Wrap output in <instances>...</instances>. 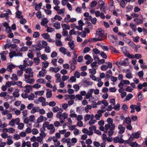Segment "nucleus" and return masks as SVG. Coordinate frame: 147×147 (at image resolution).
<instances>
[{
    "label": "nucleus",
    "mask_w": 147,
    "mask_h": 147,
    "mask_svg": "<svg viewBox=\"0 0 147 147\" xmlns=\"http://www.w3.org/2000/svg\"><path fill=\"white\" fill-rule=\"evenodd\" d=\"M44 92V90H41L38 92H35V94L36 95L38 94V95L42 96L43 94V93Z\"/></svg>",
    "instance_id": "35"
},
{
    "label": "nucleus",
    "mask_w": 147,
    "mask_h": 147,
    "mask_svg": "<svg viewBox=\"0 0 147 147\" xmlns=\"http://www.w3.org/2000/svg\"><path fill=\"white\" fill-rule=\"evenodd\" d=\"M43 117L42 115H40L37 121V123H39L42 122L43 120Z\"/></svg>",
    "instance_id": "24"
},
{
    "label": "nucleus",
    "mask_w": 147,
    "mask_h": 147,
    "mask_svg": "<svg viewBox=\"0 0 147 147\" xmlns=\"http://www.w3.org/2000/svg\"><path fill=\"white\" fill-rule=\"evenodd\" d=\"M49 22L47 18H44L41 21V24L43 26H45V24H47Z\"/></svg>",
    "instance_id": "11"
},
{
    "label": "nucleus",
    "mask_w": 147,
    "mask_h": 147,
    "mask_svg": "<svg viewBox=\"0 0 147 147\" xmlns=\"http://www.w3.org/2000/svg\"><path fill=\"white\" fill-rule=\"evenodd\" d=\"M59 51L64 55L67 53L66 49L63 47H61L59 49Z\"/></svg>",
    "instance_id": "20"
},
{
    "label": "nucleus",
    "mask_w": 147,
    "mask_h": 147,
    "mask_svg": "<svg viewBox=\"0 0 147 147\" xmlns=\"http://www.w3.org/2000/svg\"><path fill=\"white\" fill-rule=\"evenodd\" d=\"M121 65L126 66L128 65L129 63L125 61L121 60Z\"/></svg>",
    "instance_id": "44"
},
{
    "label": "nucleus",
    "mask_w": 147,
    "mask_h": 147,
    "mask_svg": "<svg viewBox=\"0 0 147 147\" xmlns=\"http://www.w3.org/2000/svg\"><path fill=\"white\" fill-rule=\"evenodd\" d=\"M112 73L111 70H109L106 72V76L107 78H110L111 76Z\"/></svg>",
    "instance_id": "13"
},
{
    "label": "nucleus",
    "mask_w": 147,
    "mask_h": 147,
    "mask_svg": "<svg viewBox=\"0 0 147 147\" xmlns=\"http://www.w3.org/2000/svg\"><path fill=\"white\" fill-rule=\"evenodd\" d=\"M133 6L131 5L127 6L126 7L127 9L126 12H128L130 11L133 9Z\"/></svg>",
    "instance_id": "22"
},
{
    "label": "nucleus",
    "mask_w": 147,
    "mask_h": 147,
    "mask_svg": "<svg viewBox=\"0 0 147 147\" xmlns=\"http://www.w3.org/2000/svg\"><path fill=\"white\" fill-rule=\"evenodd\" d=\"M40 36V33L38 32H34L33 34V37L34 38H36Z\"/></svg>",
    "instance_id": "30"
},
{
    "label": "nucleus",
    "mask_w": 147,
    "mask_h": 147,
    "mask_svg": "<svg viewBox=\"0 0 147 147\" xmlns=\"http://www.w3.org/2000/svg\"><path fill=\"white\" fill-rule=\"evenodd\" d=\"M89 72L92 74V75L95 74L96 73V69L93 68L89 69Z\"/></svg>",
    "instance_id": "29"
},
{
    "label": "nucleus",
    "mask_w": 147,
    "mask_h": 147,
    "mask_svg": "<svg viewBox=\"0 0 147 147\" xmlns=\"http://www.w3.org/2000/svg\"><path fill=\"white\" fill-rule=\"evenodd\" d=\"M142 91L139 92V94L138 95V100H139L141 101L143 99V95L142 94Z\"/></svg>",
    "instance_id": "21"
},
{
    "label": "nucleus",
    "mask_w": 147,
    "mask_h": 147,
    "mask_svg": "<svg viewBox=\"0 0 147 147\" xmlns=\"http://www.w3.org/2000/svg\"><path fill=\"white\" fill-rule=\"evenodd\" d=\"M57 117L60 119H61L62 117V114L61 112H59L57 113L56 115Z\"/></svg>",
    "instance_id": "54"
},
{
    "label": "nucleus",
    "mask_w": 147,
    "mask_h": 147,
    "mask_svg": "<svg viewBox=\"0 0 147 147\" xmlns=\"http://www.w3.org/2000/svg\"><path fill=\"white\" fill-rule=\"evenodd\" d=\"M134 21L136 23V24L138 25L143 23V21L141 19L138 18H136L134 19Z\"/></svg>",
    "instance_id": "5"
},
{
    "label": "nucleus",
    "mask_w": 147,
    "mask_h": 147,
    "mask_svg": "<svg viewBox=\"0 0 147 147\" xmlns=\"http://www.w3.org/2000/svg\"><path fill=\"white\" fill-rule=\"evenodd\" d=\"M120 105L119 103L117 104L116 105H115L113 107L114 109L116 111H119L120 110Z\"/></svg>",
    "instance_id": "27"
},
{
    "label": "nucleus",
    "mask_w": 147,
    "mask_h": 147,
    "mask_svg": "<svg viewBox=\"0 0 147 147\" xmlns=\"http://www.w3.org/2000/svg\"><path fill=\"white\" fill-rule=\"evenodd\" d=\"M39 107H33L30 113H31L34 114L36 112H39Z\"/></svg>",
    "instance_id": "3"
},
{
    "label": "nucleus",
    "mask_w": 147,
    "mask_h": 147,
    "mask_svg": "<svg viewBox=\"0 0 147 147\" xmlns=\"http://www.w3.org/2000/svg\"><path fill=\"white\" fill-rule=\"evenodd\" d=\"M71 42H68V44L69 46V47L71 48V50H74V49L75 47V45L74 43V41L73 40H72Z\"/></svg>",
    "instance_id": "12"
},
{
    "label": "nucleus",
    "mask_w": 147,
    "mask_h": 147,
    "mask_svg": "<svg viewBox=\"0 0 147 147\" xmlns=\"http://www.w3.org/2000/svg\"><path fill=\"white\" fill-rule=\"evenodd\" d=\"M38 101L40 102H45L46 101V99L42 96H41L38 98Z\"/></svg>",
    "instance_id": "28"
},
{
    "label": "nucleus",
    "mask_w": 147,
    "mask_h": 147,
    "mask_svg": "<svg viewBox=\"0 0 147 147\" xmlns=\"http://www.w3.org/2000/svg\"><path fill=\"white\" fill-rule=\"evenodd\" d=\"M90 39H92L93 42L97 41H101L103 40V38H99L98 37L97 38H90Z\"/></svg>",
    "instance_id": "9"
},
{
    "label": "nucleus",
    "mask_w": 147,
    "mask_h": 147,
    "mask_svg": "<svg viewBox=\"0 0 147 147\" xmlns=\"http://www.w3.org/2000/svg\"><path fill=\"white\" fill-rule=\"evenodd\" d=\"M22 14V12L19 11L18 10L16 12V15L18 16V18L19 19H21L23 18L22 16H20V15Z\"/></svg>",
    "instance_id": "26"
},
{
    "label": "nucleus",
    "mask_w": 147,
    "mask_h": 147,
    "mask_svg": "<svg viewBox=\"0 0 147 147\" xmlns=\"http://www.w3.org/2000/svg\"><path fill=\"white\" fill-rule=\"evenodd\" d=\"M90 118V115L89 114H86L84 117V120L85 121L89 120Z\"/></svg>",
    "instance_id": "37"
},
{
    "label": "nucleus",
    "mask_w": 147,
    "mask_h": 147,
    "mask_svg": "<svg viewBox=\"0 0 147 147\" xmlns=\"http://www.w3.org/2000/svg\"><path fill=\"white\" fill-rule=\"evenodd\" d=\"M25 72L26 73L30 74L32 72V69L30 67H28L26 69H25Z\"/></svg>",
    "instance_id": "23"
},
{
    "label": "nucleus",
    "mask_w": 147,
    "mask_h": 147,
    "mask_svg": "<svg viewBox=\"0 0 147 147\" xmlns=\"http://www.w3.org/2000/svg\"><path fill=\"white\" fill-rule=\"evenodd\" d=\"M55 29L51 27H48L47 28V31L48 32H51L53 31Z\"/></svg>",
    "instance_id": "61"
},
{
    "label": "nucleus",
    "mask_w": 147,
    "mask_h": 147,
    "mask_svg": "<svg viewBox=\"0 0 147 147\" xmlns=\"http://www.w3.org/2000/svg\"><path fill=\"white\" fill-rule=\"evenodd\" d=\"M133 90V89L130 86L127 87L125 89V90L128 92H131Z\"/></svg>",
    "instance_id": "46"
},
{
    "label": "nucleus",
    "mask_w": 147,
    "mask_h": 147,
    "mask_svg": "<svg viewBox=\"0 0 147 147\" xmlns=\"http://www.w3.org/2000/svg\"><path fill=\"white\" fill-rule=\"evenodd\" d=\"M97 4L96 1H92L91 4V7H95Z\"/></svg>",
    "instance_id": "57"
},
{
    "label": "nucleus",
    "mask_w": 147,
    "mask_h": 147,
    "mask_svg": "<svg viewBox=\"0 0 147 147\" xmlns=\"http://www.w3.org/2000/svg\"><path fill=\"white\" fill-rule=\"evenodd\" d=\"M90 49L88 47H85L84 49L83 52L84 53H87L90 51Z\"/></svg>",
    "instance_id": "50"
},
{
    "label": "nucleus",
    "mask_w": 147,
    "mask_h": 147,
    "mask_svg": "<svg viewBox=\"0 0 147 147\" xmlns=\"http://www.w3.org/2000/svg\"><path fill=\"white\" fill-rule=\"evenodd\" d=\"M125 122L127 124H130L131 123V121L130 118L129 117H127L125 119Z\"/></svg>",
    "instance_id": "33"
},
{
    "label": "nucleus",
    "mask_w": 147,
    "mask_h": 147,
    "mask_svg": "<svg viewBox=\"0 0 147 147\" xmlns=\"http://www.w3.org/2000/svg\"><path fill=\"white\" fill-rule=\"evenodd\" d=\"M33 73L32 72L29 75L27 74L24 75L25 78L26 80H28V79H30L29 78L30 77H32L33 76Z\"/></svg>",
    "instance_id": "17"
},
{
    "label": "nucleus",
    "mask_w": 147,
    "mask_h": 147,
    "mask_svg": "<svg viewBox=\"0 0 147 147\" xmlns=\"http://www.w3.org/2000/svg\"><path fill=\"white\" fill-rule=\"evenodd\" d=\"M65 96L67 98H69L70 99H74L76 98V96L74 95H68L67 94Z\"/></svg>",
    "instance_id": "32"
},
{
    "label": "nucleus",
    "mask_w": 147,
    "mask_h": 147,
    "mask_svg": "<svg viewBox=\"0 0 147 147\" xmlns=\"http://www.w3.org/2000/svg\"><path fill=\"white\" fill-rule=\"evenodd\" d=\"M41 36L45 39H48L50 38V36L47 33H43L41 35Z\"/></svg>",
    "instance_id": "14"
},
{
    "label": "nucleus",
    "mask_w": 147,
    "mask_h": 147,
    "mask_svg": "<svg viewBox=\"0 0 147 147\" xmlns=\"http://www.w3.org/2000/svg\"><path fill=\"white\" fill-rule=\"evenodd\" d=\"M47 92L46 93V96L47 98H51L52 95V91L51 90L49 89H47Z\"/></svg>",
    "instance_id": "4"
},
{
    "label": "nucleus",
    "mask_w": 147,
    "mask_h": 147,
    "mask_svg": "<svg viewBox=\"0 0 147 147\" xmlns=\"http://www.w3.org/2000/svg\"><path fill=\"white\" fill-rule=\"evenodd\" d=\"M110 49L115 53H119V51L117 50L113 46H111L110 47Z\"/></svg>",
    "instance_id": "25"
},
{
    "label": "nucleus",
    "mask_w": 147,
    "mask_h": 147,
    "mask_svg": "<svg viewBox=\"0 0 147 147\" xmlns=\"http://www.w3.org/2000/svg\"><path fill=\"white\" fill-rule=\"evenodd\" d=\"M18 128L20 129H22L24 126V124L22 123H19L18 125Z\"/></svg>",
    "instance_id": "40"
},
{
    "label": "nucleus",
    "mask_w": 147,
    "mask_h": 147,
    "mask_svg": "<svg viewBox=\"0 0 147 147\" xmlns=\"http://www.w3.org/2000/svg\"><path fill=\"white\" fill-rule=\"evenodd\" d=\"M91 22L93 24H95L97 22V19L96 18H94L91 20Z\"/></svg>",
    "instance_id": "52"
},
{
    "label": "nucleus",
    "mask_w": 147,
    "mask_h": 147,
    "mask_svg": "<svg viewBox=\"0 0 147 147\" xmlns=\"http://www.w3.org/2000/svg\"><path fill=\"white\" fill-rule=\"evenodd\" d=\"M125 77L126 78L129 79H131L132 78V74L131 73H127L125 76Z\"/></svg>",
    "instance_id": "51"
},
{
    "label": "nucleus",
    "mask_w": 147,
    "mask_h": 147,
    "mask_svg": "<svg viewBox=\"0 0 147 147\" xmlns=\"http://www.w3.org/2000/svg\"><path fill=\"white\" fill-rule=\"evenodd\" d=\"M53 113L51 111H50L47 114V116L48 118H51L53 117Z\"/></svg>",
    "instance_id": "36"
},
{
    "label": "nucleus",
    "mask_w": 147,
    "mask_h": 147,
    "mask_svg": "<svg viewBox=\"0 0 147 147\" xmlns=\"http://www.w3.org/2000/svg\"><path fill=\"white\" fill-rule=\"evenodd\" d=\"M118 129L119 130L118 131V133L119 134H123L125 131V127H123L122 125H119L118 127Z\"/></svg>",
    "instance_id": "2"
},
{
    "label": "nucleus",
    "mask_w": 147,
    "mask_h": 147,
    "mask_svg": "<svg viewBox=\"0 0 147 147\" xmlns=\"http://www.w3.org/2000/svg\"><path fill=\"white\" fill-rule=\"evenodd\" d=\"M16 92H14L12 93V95L15 97H18L20 96V94L19 93V91L18 90H16Z\"/></svg>",
    "instance_id": "15"
},
{
    "label": "nucleus",
    "mask_w": 147,
    "mask_h": 147,
    "mask_svg": "<svg viewBox=\"0 0 147 147\" xmlns=\"http://www.w3.org/2000/svg\"><path fill=\"white\" fill-rule=\"evenodd\" d=\"M15 54H16V52L15 51H13L12 52H10L9 53V57L10 58H12L14 56H15Z\"/></svg>",
    "instance_id": "31"
},
{
    "label": "nucleus",
    "mask_w": 147,
    "mask_h": 147,
    "mask_svg": "<svg viewBox=\"0 0 147 147\" xmlns=\"http://www.w3.org/2000/svg\"><path fill=\"white\" fill-rule=\"evenodd\" d=\"M60 70V69L58 67H55L54 68L51 67L49 69V70H52L53 72H54L55 73H57Z\"/></svg>",
    "instance_id": "7"
},
{
    "label": "nucleus",
    "mask_w": 147,
    "mask_h": 147,
    "mask_svg": "<svg viewBox=\"0 0 147 147\" xmlns=\"http://www.w3.org/2000/svg\"><path fill=\"white\" fill-rule=\"evenodd\" d=\"M100 55L103 58L106 59H107V55L104 52H102L101 53Z\"/></svg>",
    "instance_id": "60"
},
{
    "label": "nucleus",
    "mask_w": 147,
    "mask_h": 147,
    "mask_svg": "<svg viewBox=\"0 0 147 147\" xmlns=\"http://www.w3.org/2000/svg\"><path fill=\"white\" fill-rule=\"evenodd\" d=\"M111 80L113 82H115L117 80V77L111 76Z\"/></svg>",
    "instance_id": "59"
},
{
    "label": "nucleus",
    "mask_w": 147,
    "mask_h": 147,
    "mask_svg": "<svg viewBox=\"0 0 147 147\" xmlns=\"http://www.w3.org/2000/svg\"><path fill=\"white\" fill-rule=\"evenodd\" d=\"M104 31L102 30L101 28H98L97 29L96 32V35L98 36V37L102 38L104 35Z\"/></svg>",
    "instance_id": "1"
},
{
    "label": "nucleus",
    "mask_w": 147,
    "mask_h": 147,
    "mask_svg": "<svg viewBox=\"0 0 147 147\" xmlns=\"http://www.w3.org/2000/svg\"><path fill=\"white\" fill-rule=\"evenodd\" d=\"M133 96L132 94H128L126 97L125 98L124 100V101H126L130 100Z\"/></svg>",
    "instance_id": "8"
},
{
    "label": "nucleus",
    "mask_w": 147,
    "mask_h": 147,
    "mask_svg": "<svg viewBox=\"0 0 147 147\" xmlns=\"http://www.w3.org/2000/svg\"><path fill=\"white\" fill-rule=\"evenodd\" d=\"M26 22V20L25 18H22L20 20V23L21 24L24 25Z\"/></svg>",
    "instance_id": "43"
},
{
    "label": "nucleus",
    "mask_w": 147,
    "mask_h": 147,
    "mask_svg": "<svg viewBox=\"0 0 147 147\" xmlns=\"http://www.w3.org/2000/svg\"><path fill=\"white\" fill-rule=\"evenodd\" d=\"M53 26L56 29H59L60 28V24L59 22H57L54 24Z\"/></svg>",
    "instance_id": "10"
},
{
    "label": "nucleus",
    "mask_w": 147,
    "mask_h": 147,
    "mask_svg": "<svg viewBox=\"0 0 147 147\" xmlns=\"http://www.w3.org/2000/svg\"><path fill=\"white\" fill-rule=\"evenodd\" d=\"M96 121V120H93V119H91L89 121L88 123L89 125H91L94 123Z\"/></svg>",
    "instance_id": "42"
},
{
    "label": "nucleus",
    "mask_w": 147,
    "mask_h": 147,
    "mask_svg": "<svg viewBox=\"0 0 147 147\" xmlns=\"http://www.w3.org/2000/svg\"><path fill=\"white\" fill-rule=\"evenodd\" d=\"M45 51L47 53H49L51 52V49L50 47L49 46L45 47Z\"/></svg>",
    "instance_id": "38"
},
{
    "label": "nucleus",
    "mask_w": 147,
    "mask_h": 147,
    "mask_svg": "<svg viewBox=\"0 0 147 147\" xmlns=\"http://www.w3.org/2000/svg\"><path fill=\"white\" fill-rule=\"evenodd\" d=\"M35 81L34 79H28L26 80V82L28 83H31Z\"/></svg>",
    "instance_id": "47"
},
{
    "label": "nucleus",
    "mask_w": 147,
    "mask_h": 147,
    "mask_svg": "<svg viewBox=\"0 0 147 147\" xmlns=\"http://www.w3.org/2000/svg\"><path fill=\"white\" fill-rule=\"evenodd\" d=\"M57 61V60L56 59H54L52 60L51 63L54 66H57L56 63Z\"/></svg>",
    "instance_id": "48"
},
{
    "label": "nucleus",
    "mask_w": 147,
    "mask_h": 147,
    "mask_svg": "<svg viewBox=\"0 0 147 147\" xmlns=\"http://www.w3.org/2000/svg\"><path fill=\"white\" fill-rule=\"evenodd\" d=\"M96 64L97 62L96 61H94L91 64L90 66L92 68H93L94 67H97L98 66V65H96Z\"/></svg>",
    "instance_id": "39"
},
{
    "label": "nucleus",
    "mask_w": 147,
    "mask_h": 147,
    "mask_svg": "<svg viewBox=\"0 0 147 147\" xmlns=\"http://www.w3.org/2000/svg\"><path fill=\"white\" fill-rule=\"evenodd\" d=\"M42 64L43 67L45 68L47 67L49 65V63L47 61H46L45 63L44 62H42Z\"/></svg>",
    "instance_id": "41"
},
{
    "label": "nucleus",
    "mask_w": 147,
    "mask_h": 147,
    "mask_svg": "<svg viewBox=\"0 0 147 147\" xmlns=\"http://www.w3.org/2000/svg\"><path fill=\"white\" fill-rule=\"evenodd\" d=\"M11 79L12 80H14L15 81H16L18 80V78L16 74H13L12 75V76L11 78Z\"/></svg>",
    "instance_id": "34"
},
{
    "label": "nucleus",
    "mask_w": 147,
    "mask_h": 147,
    "mask_svg": "<svg viewBox=\"0 0 147 147\" xmlns=\"http://www.w3.org/2000/svg\"><path fill=\"white\" fill-rule=\"evenodd\" d=\"M52 111L54 113L57 112L59 111V107L57 106L54 107L53 108Z\"/></svg>",
    "instance_id": "56"
},
{
    "label": "nucleus",
    "mask_w": 147,
    "mask_h": 147,
    "mask_svg": "<svg viewBox=\"0 0 147 147\" xmlns=\"http://www.w3.org/2000/svg\"><path fill=\"white\" fill-rule=\"evenodd\" d=\"M38 133V130L36 128H34L32 130V134L34 135H36Z\"/></svg>",
    "instance_id": "49"
},
{
    "label": "nucleus",
    "mask_w": 147,
    "mask_h": 147,
    "mask_svg": "<svg viewBox=\"0 0 147 147\" xmlns=\"http://www.w3.org/2000/svg\"><path fill=\"white\" fill-rule=\"evenodd\" d=\"M12 41L15 43L18 44L20 43V41L19 39L15 38H13Z\"/></svg>",
    "instance_id": "58"
},
{
    "label": "nucleus",
    "mask_w": 147,
    "mask_h": 147,
    "mask_svg": "<svg viewBox=\"0 0 147 147\" xmlns=\"http://www.w3.org/2000/svg\"><path fill=\"white\" fill-rule=\"evenodd\" d=\"M109 91L111 92H115L117 90V89L115 87H111L109 89Z\"/></svg>",
    "instance_id": "53"
},
{
    "label": "nucleus",
    "mask_w": 147,
    "mask_h": 147,
    "mask_svg": "<svg viewBox=\"0 0 147 147\" xmlns=\"http://www.w3.org/2000/svg\"><path fill=\"white\" fill-rule=\"evenodd\" d=\"M34 63L36 65H38L40 61V60L39 58H34Z\"/></svg>",
    "instance_id": "16"
},
{
    "label": "nucleus",
    "mask_w": 147,
    "mask_h": 147,
    "mask_svg": "<svg viewBox=\"0 0 147 147\" xmlns=\"http://www.w3.org/2000/svg\"><path fill=\"white\" fill-rule=\"evenodd\" d=\"M120 5L123 8H124L125 7V4L124 0H121L120 2Z\"/></svg>",
    "instance_id": "63"
},
{
    "label": "nucleus",
    "mask_w": 147,
    "mask_h": 147,
    "mask_svg": "<svg viewBox=\"0 0 147 147\" xmlns=\"http://www.w3.org/2000/svg\"><path fill=\"white\" fill-rule=\"evenodd\" d=\"M108 69L107 66L105 65H102L101 67V69L103 71H105Z\"/></svg>",
    "instance_id": "64"
},
{
    "label": "nucleus",
    "mask_w": 147,
    "mask_h": 147,
    "mask_svg": "<svg viewBox=\"0 0 147 147\" xmlns=\"http://www.w3.org/2000/svg\"><path fill=\"white\" fill-rule=\"evenodd\" d=\"M62 26V27L63 28V26H64V27L65 28H63V30H65L66 29H67V30H69L70 28V26L69 25H67L66 24H61Z\"/></svg>",
    "instance_id": "19"
},
{
    "label": "nucleus",
    "mask_w": 147,
    "mask_h": 147,
    "mask_svg": "<svg viewBox=\"0 0 147 147\" xmlns=\"http://www.w3.org/2000/svg\"><path fill=\"white\" fill-rule=\"evenodd\" d=\"M107 121L110 125L113 123V120L111 118H108L107 119Z\"/></svg>",
    "instance_id": "55"
},
{
    "label": "nucleus",
    "mask_w": 147,
    "mask_h": 147,
    "mask_svg": "<svg viewBox=\"0 0 147 147\" xmlns=\"http://www.w3.org/2000/svg\"><path fill=\"white\" fill-rule=\"evenodd\" d=\"M45 46L42 45L41 44H40L38 45L35 47V49L34 50V51H39L41 50L43 48H45Z\"/></svg>",
    "instance_id": "6"
},
{
    "label": "nucleus",
    "mask_w": 147,
    "mask_h": 147,
    "mask_svg": "<svg viewBox=\"0 0 147 147\" xmlns=\"http://www.w3.org/2000/svg\"><path fill=\"white\" fill-rule=\"evenodd\" d=\"M92 51L95 54H99L100 53V51L97 49L95 48L93 49Z\"/></svg>",
    "instance_id": "45"
},
{
    "label": "nucleus",
    "mask_w": 147,
    "mask_h": 147,
    "mask_svg": "<svg viewBox=\"0 0 147 147\" xmlns=\"http://www.w3.org/2000/svg\"><path fill=\"white\" fill-rule=\"evenodd\" d=\"M36 16L37 18L40 19L41 16V13L40 11H38L36 14Z\"/></svg>",
    "instance_id": "62"
},
{
    "label": "nucleus",
    "mask_w": 147,
    "mask_h": 147,
    "mask_svg": "<svg viewBox=\"0 0 147 147\" xmlns=\"http://www.w3.org/2000/svg\"><path fill=\"white\" fill-rule=\"evenodd\" d=\"M42 3L41 2L39 3L38 5H36L35 7V9L36 10H38V9H40L41 8V6H42Z\"/></svg>",
    "instance_id": "18"
}]
</instances>
